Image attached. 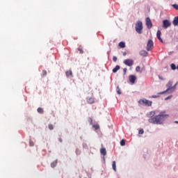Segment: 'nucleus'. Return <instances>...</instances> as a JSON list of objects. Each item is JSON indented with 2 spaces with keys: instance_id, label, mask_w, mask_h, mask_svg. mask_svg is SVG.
<instances>
[{
  "instance_id": "16",
  "label": "nucleus",
  "mask_w": 178,
  "mask_h": 178,
  "mask_svg": "<svg viewBox=\"0 0 178 178\" xmlns=\"http://www.w3.org/2000/svg\"><path fill=\"white\" fill-rule=\"evenodd\" d=\"M118 45L119 47H120V48L126 47V43H124V42H120Z\"/></svg>"
},
{
  "instance_id": "39",
  "label": "nucleus",
  "mask_w": 178,
  "mask_h": 178,
  "mask_svg": "<svg viewBox=\"0 0 178 178\" xmlns=\"http://www.w3.org/2000/svg\"><path fill=\"white\" fill-rule=\"evenodd\" d=\"M175 123H177L178 124V121H175Z\"/></svg>"
},
{
  "instance_id": "4",
  "label": "nucleus",
  "mask_w": 178,
  "mask_h": 178,
  "mask_svg": "<svg viewBox=\"0 0 178 178\" xmlns=\"http://www.w3.org/2000/svg\"><path fill=\"white\" fill-rule=\"evenodd\" d=\"M172 26V23L168 19H165L163 21V29H168V27H170Z\"/></svg>"
},
{
  "instance_id": "38",
  "label": "nucleus",
  "mask_w": 178,
  "mask_h": 178,
  "mask_svg": "<svg viewBox=\"0 0 178 178\" xmlns=\"http://www.w3.org/2000/svg\"><path fill=\"white\" fill-rule=\"evenodd\" d=\"M126 55H127V54L126 52H124V53H123V56H126Z\"/></svg>"
},
{
  "instance_id": "20",
  "label": "nucleus",
  "mask_w": 178,
  "mask_h": 178,
  "mask_svg": "<svg viewBox=\"0 0 178 178\" xmlns=\"http://www.w3.org/2000/svg\"><path fill=\"white\" fill-rule=\"evenodd\" d=\"M38 113H44V109H42V108H41V107H39L38 108Z\"/></svg>"
},
{
  "instance_id": "40",
  "label": "nucleus",
  "mask_w": 178,
  "mask_h": 178,
  "mask_svg": "<svg viewBox=\"0 0 178 178\" xmlns=\"http://www.w3.org/2000/svg\"><path fill=\"white\" fill-rule=\"evenodd\" d=\"M177 70H178V65H177Z\"/></svg>"
},
{
  "instance_id": "29",
  "label": "nucleus",
  "mask_w": 178,
  "mask_h": 178,
  "mask_svg": "<svg viewBox=\"0 0 178 178\" xmlns=\"http://www.w3.org/2000/svg\"><path fill=\"white\" fill-rule=\"evenodd\" d=\"M172 6H173V8H175V9L178 10V5L177 4H174V5H172Z\"/></svg>"
},
{
  "instance_id": "6",
  "label": "nucleus",
  "mask_w": 178,
  "mask_h": 178,
  "mask_svg": "<svg viewBox=\"0 0 178 178\" xmlns=\"http://www.w3.org/2000/svg\"><path fill=\"white\" fill-rule=\"evenodd\" d=\"M124 63L127 66L131 67V66H133V65H134V60H133L131 59H126L124 60Z\"/></svg>"
},
{
  "instance_id": "18",
  "label": "nucleus",
  "mask_w": 178,
  "mask_h": 178,
  "mask_svg": "<svg viewBox=\"0 0 178 178\" xmlns=\"http://www.w3.org/2000/svg\"><path fill=\"white\" fill-rule=\"evenodd\" d=\"M112 166H113V171L116 172V161H113Z\"/></svg>"
},
{
  "instance_id": "1",
  "label": "nucleus",
  "mask_w": 178,
  "mask_h": 178,
  "mask_svg": "<svg viewBox=\"0 0 178 178\" xmlns=\"http://www.w3.org/2000/svg\"><path fill=\"white\" fill-rule=\"evenodd\" d=\"M154 115L155 111H151L147 114L148 118H150L148 120L149 123H152L153 124H163V122L169 118V115L165 114V111L161 112L158 115L152 118Z\"/></svg>"
},
{
  "instance_id": "7",
  "label": "nucleus",
  "mask_w": 178,
  "mask_h": 178,
  "mask_svg": "<svg viewBox=\"0 0 178 178\" xmlns=\"http://www.w3.org/2000/svg\"><path fill=\"white\" fill-rule=\"evenodd\" d=\"M146 26L147 29H152V22H151L149 17L146 18Z\"/></svg>"
},
{
  "instance_id": "30",
  "label": "nucleus",
  "mask_w": 178,
  "mask_h": 178,
  "mask_svg": "<svg viewBox=\"0 0 178 178\" xmlns=\"http://www.w3.org/2000/svg\"><path fill=\"white\" fill-rule=\"evenodd\" d=\"M113 62H116L118 60V57L117 56H113Z\"/></svg>"
},
{
  "instance_id": "12",
  "label": "nucleus",
  "mask_w": 178,
  "mask_h": 178,
  "mask_svg": "<svg viewBox=\"0 0 178 178\" xmlns=\"http://www.w3.org/2000/svg\"><path fill=\"white\" fill-rule=\"evenodd\" d=\"M100 153L102 154V156H106V149L102 148L100 149Z\"/></svg>"
},
{
  "instance_id": "33",
  "label": "nucleus",
  "mask_w": 178,
  "mask_h": 178,
  "mask_svg": "<svg viewBox=\"0 0 178 178\" xmlns=\"http://www.w3.org/2000/svg\"><path fill=\"white\" fill-rule=\"evenodd\" d=\"M29 145H30L31 147L34 146V143L30 141V142H29Z\"/></svg>"
},
{
  "instance_id": "14",
  "label": "nucleus",
  "mask_w": 178,
  "mask_h": 178,
  "mask_svg": "<svg viewBox=\"0 0 178 178\" xmlns=\"http://www.w3.org/2000/svg\"><path fill=\"white\" fill-rule=\"evenodd\" d=\"M172 24H174V26H178V16L174 18Z\"/></svg>"
},
{
  "instance_id": "31",
  "label": "nucleus",
  "mask_w": 178,
  "mask_h": 178,
  "mask_svg": "<svg viewBox=\"0 0 178 178\" xmlns=\"http://www.w3.org/2000/svg\"><path fill=\"white\" fill-rule=\"evenodd\" d=\"M78 51H79L80 54H83V49L78 48Z\"/></svg>"
},
{
  "instance_id": "22",
  "label": "nucleus",
  "mask_w": 178,
  "mask_h": 178,
  "mask_svg": "<svg viewBox=\"0 0 178 178\" xmlns=\"http://www.w3.org/2000/svg\"><path fill=\"white\" fill-rule=\"evenodd\" d=\"M171 69L172 70H176V65H175V64H171Z\"/></svg>"
},
{
  "instance_id": "19",
  "label": "nucleus",
  "mask_w": 178,
  "mask_h": 178,
  "mask_svg": "<svg viewBox=\"0 0 178 178\" xmlns=\"http://www.w3.org/2000/svg\"><path fill=\"white\" fill-rule=\"evenodd\" d=\"M120 145H121L122 147H124V145H126V140H124V139L121 140V141H120Z\"/></svg>"
},
{
  "instance_id": "13",
  "label": "nucleus",
  "mask_w": 178,
  "mask_h": 178,
  "mask_svg": "<svg viewBox=\"0 0 178 178\" xmlns=\"http://www.w3.org/2000/svg\"><path fill=\"white\" fill-rule=\"evenodd\" d=\"M65 75H66L67 77H72V76H73V72H72V70L67 71V72H65Z\"/></svg>"
},
{
  "instance_id": "24",
  "label": "nucleus",
  "mask_w": 178,
  "mask_h": 178,
  "mask_svg": "<svg viewBox=\"0 0 178 178\" xmlns=\"http://www.w3.org/2000/svg\"><path fill=\"white\" fill-rule=\"evenodd\" d=\"M136 72H141V67H140V66H137L136 67Z\"/></svg>"
},
{
  "instance_id": "15",
  "label": "nucleus",
  "mask_w": 178,
  "mask_h": 178,
  "mask_svg": "<svg viewBox=\"0 0 178 178\" xmlns=\"http://www.w3.org/2000/svg\"><path fill=\"white\" fill-rule=\"evenodd\" d=\"M120 70V66L116 65L115 68L113 69V73H116L118 70Z\"/></svg>"
},
{
  "instance_id": "5",
  "label": "nucleus",
  "mask_w": 178,
  "mask_h": 178,
  "mask_svg": "<svg viewBox=\"0 0 178 178\" xmlns=\"http://www.w3.org/2000/svg\"><path fill=\"white\" fill-rule=\"evenodd\" d=\"M154 48V42L151 40H148L147 44V51H151Z\"/></svg>"
},
{
  "instance_id": "37",
  "label": "nucleus",
  "mask_w": 178,
  "mask_h": 178,
  "mask_svg": "<svg viewBox=\"0 0 178 178\" xmlns=\"http://www.w3.org/2000/svg\"><path fill=\"white\" fill-rule=\"evenodd\" d=\"M159 79L160 80H163V78L161 77V76H159Z\"/></svg>"
},
{
  "instance_id": "11",
  "label": "nucleus",
  "mask_w": 178,
  "mask_h": 178,
  "mask_svg": "<svg viewBox=\"0 0 178 178\" xmlns=\"http://www.w3.org/2000/svg\"><path fill=\"white\" fill-rule=\"evenodd\" d=\"M140 56H147L148 52H147L145 50H142L140 51Z\"/></svg>"
},
{
  "instance_id": "36",
  "label": "nucleus",
  "mask_w": 178,
  "mask_h": 178,
  "mask_svg": "<svg viewBox=\"0 0 178 178\" xmlns=\"http://www.w3.org/2000/svg\"><path fill=\"white\" fill-rule=\"evenodd\" d=\"M58 141H59L60 143H62V142H63L62 138H58Z\"/></svg>"
},
{
  "instance_id": "9",
  "label": "nucleus",
  "mask_w": 178,
  "mask_h": 178,
  "mask_svg": "<svg viewBox=\"0 0 178 178\" xmlns=\"http://www.w3.org/2000/svg\"><path fill=\"white\" fill-rule=\"evenodd\" d=\"M162 34V33L161 32V31H157V33H156V37L158 38V40H159V41L161 42H163V40H162V38H161V35Z\"/></svg>"
},
{
  "instance_id": "21",
  "label": "nucleus",
  "mask_w": 178,
  "mask_h": 178,
  "mask_svg": "<svg viewBox=\"0 0 178 178\" xmlns=\"http://www.w3.org/2000/svg\"><path fill=\"white\" fill-rule=\"evenodd\" d=\"M92 127H93L94 129H95V130H98V129H99V124H94V125L92 126Z\"/></svg>"
},
{
  "instance_id": "27",
  "label": "nucleus",
  "mask_w": 178,
  "mask_h": 178,
  "mask_svg": "<svg viewBox=\"0 0 178 178\" xmlns=\"http://www.w3.org/2000/svg\"><path fill=\"white\" fill-rule=\"evenodd\" d=\"M138 134H144V129H140L138 131Z\"/></svg>"
},
{
  "instance_id": "28",
  "label": "nucleus",
  "mask_w": 178,
  "mask_h": 178,
  "mask_svg": "<svg viewBox=\"0 0 178 178\" xmlns=\"http://www.w3.org/2000/svg\"><path fill=\"white\" fill-rule=\"evenodd\" d=\"M170 90V88H168V89H167L165 91L161 92L158 93V94H159V95H160L161 94H165V92H167V91H169Z\"/></svg>"
},
{
  "instance_id": "2",
  "label": "nucleus",
  "mask_w": 178,
  "mask_h": 178,
  "mask_svg": "<svg viewBox=\"0 0 178 178\" xmlns=\"http://www.w3.org/2000/svg\"><path fill=\"white\" fill-rule=\"evenodd\" d=\"M138 104L140 105H143L144 106H152V102L149 101L146 99H142L138 101Z\"/></svg>"
},
{
  "instance_id": "25",
  "label": "nucleus",
  "mask_w": 178,
  "mask_h": 178,
  "mask_svg": "<svg viewBox=\"0 0 178 178\" xmlns=\"http://www.w3.org/2000/svg\"><path fill=\"white\" fill-rule=\"evenodd\" d=\"M49 130H54V125L52 124H49Z\"/></svg>"
},
{
  "instance_id": "34",
  "label": "nucleus",
  "mask_w": 178,
  "mask_h": 178,
  "mask_svg": "<svg viewBox=\"0 0 178 178\" xmlns=\"http://www.w3.org/2000/svg\"><path fill=\"white\" fill-rule=\"evenodd\" d=\"M159 97V95H152V98H158Z\"/></svg>"
},
{
  "instance_id": "3",
  "label": "nucleus",
  "mask_w": 178,
  "mask_h": 178,
  "mask_svg": "<svg viewBox=\"0 0 178 178\" xmlns=\"http://www.w3.org/2000/svg\"><path fill=\"white\" fill-rule=\"evenodd\" d=\"M136 31L138 34L143 33V22L141 21H139L136 24Z\"/></svg>"
},
{
  "instance_id": "23",
  "label": "nucleus",
  "mask_w": 178,
  "mask_h": 178,
  "mask_svg": "<svg viewBox=\"0 0 178 178\" xmlns=\"http://www.w3.org/2000/svg\"><path fill=\"white\" fill-rule=\"evenodd\" d=\"M117 92L119 95H120V94H122V92H120V88H119V86L117 87Z\"/></svg>"
},
{
  "instance_id": "32",
  "label": "nucleus",
  "mask_w": 178,
  "mask_h": 178,
  "mask_svg": "<svg viewBox=\"0 0 178 178\" xmlns=\"http://www.w3.org/2000/svg\"><path fill=\"white\" fill-rule=\"evenodd\" d=\"M123 72H124V74H126V73H127V68H124Z\"/></svg>"
},
{
  "instance_id": "17",
  "label": "nucleus",
  "mask_w": 178,
  "mask_h": 178,
  "mask_svg": "<svg viewBox=\"0 0 178 178\" xmlns=\"http://www.w3.org/2000/svg\"><path fill=\"white\" fill-rule=\"evenodd\" d=\"M56 165H58V161L56 160L54 161H53L51 163V166L52 168H55L56 166Z\"/></svg>"
},
{
  "instance_id": "26",
  "label": "nucleus",
  "mask_w": 178,
  "mask_h": 178,
  "mask_svg": "<svg viewBox=\"0 0 178 178\" xmlns=\"http://www.w3.org/2000/svg\"><path fill=\"white\" fill-rule=\"evenodd\" d=\"M42 76H47V70H43V71H42Z\"/></svg>"
},
{
  "instance_id": "35",
  "label": "nucleus",
  "mask_w": 178,
  "mask_h": 178,
  "mask_svg": "<svg viewBox=\"0 0 178 178\" xmlns=\"http://www.w3.org/2000/svg\"><path fill=\"white\" fill-rule=\"evenodd\" d=\"M172 98V96H168V97L165 98V99H170Z\"/></svg>"
},
{
  "instance_id": "10",
  "label": "nucleus",
  "mask_w": 178,
  "mask_h": 178,
  "mask_svg": "<svg viewBox=\"0 0 178 178\" xmlns=\"http://www.w3.org/2000/svg\"><path fill=\"white\" fill-rule=\"evenodd\" d=\"M86 102L91 104H94V102H95V100L94 99L93 97H87Z\"/></svg>"
},
{
  "instance_id": "8",
  "label": "nucleus",
  "mask_w": 178,
  "mask_h": 178,
  "mask_svg": "<svg viewBox=\"0 0 178 178\" xmlns=\"http://www.w3.org/2000/svg\"><path fill=\"white\" fill-rule=\"evenodd\" d=\"M136 80H137V77H136V76L134 75L129 76L130 83H132V84H134V83L136 82Z\"/></svg>"
}]
</instances>
